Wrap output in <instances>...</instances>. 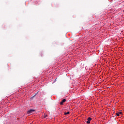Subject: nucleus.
<instances>
[{
  "label": "nucleus",
  "instance_id": "obj_1",
  "mask_svg": "<svg viewBox=\"0 0 124 124\" xmlns=\"http://www.w3.org/2000/svg\"><path fill=\"white\" fill-rule=\"evenodd\" d=\"M34 111H35L34 109H30L27 111V114L28 115H31V114H32V113H33Z\"/></svg>",
  "mask_w": 124,
  "mask_h": 124
},
{
  "label": "nucleus",
  "instance_id": "obj_2",
  "mask_svg": "<svg viewBox=\"0 0 124 124\" xmlns=\"http://www.w3.org/2000/svg\"><path fill=\"white\" fill-rule=\"evenodd\" d=\"M91 120L92 118H91V117H89L87 119V121L86 122L87 124H91Z\"/></svg>",
  "mask_w": 124,
  "mask_h": 124
},
{
  "label": "nucleus",
  "instance_id": "obj_3",
  "mask_svg": "<svg viewBox=\"0 0 124 124\" xmlns=\"http://www.w3.org/2000/svg\"><path fill=\"white\" fill-rule=\"evenodd\" d=\"M66 101V100L65 99H63L60 103V105H62L63 104L64 102H65Z\"/></svg>",
  "mask_w": 124,
  "mask_h": 124
},
{
  "label": "nucleus",
  "instance_id": "obj_4",
  "mask_svg": "<svg viewBox=\"0 0 124 124\" xmlns=\"http://www.w3.org/2000/svg\"><path fill=\"white\" fill-rule=\"evenodd\" d=\"M116 115L117 116H120V115H122V112L120 111V112H118L116 113Z\"/></svg>",
  "mask_w": 124,
  "mask_h": 124
},
{
  "label": "nucleus",
  "instance_id": "obj_5",
  "mask_svg": "<svg viewBox=\"0 0 124 124\" xmlns=\"http://www.w3.org/2000/svg\"><path fill=\"white\" fill-rule=\"evenodd\" d=\"M69 114V111H68L67 112H64V115L66 116V115H68Z\"/></svg>",
  "mask_w": 124,
  "mask_h": 124
},
{
  "label": "nucleus",
  "instance_id": "obj_6",
  "mask_svg": "<svg viewBox=\"0 0 124 124\" xmlns=\"http://www.w3.org/2000/svg\"><path fill=\"white\" fill-rule=\"evenodd\" d=\"M47 117V115L44 114L43 116V118H46Z\"/></svg>",
  "mask_w": 124,
  "mask_h": 124
}]
</instances>
